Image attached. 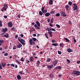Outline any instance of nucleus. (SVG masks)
<instances>
[{
	"mask_svg": "<svg viewBox=\"0 0 80 80\" xmlns=\"http://www.w3.org/2000/svg\"><path fill=\"white\" fill-rule=\"evenodd\" d=\"M26 62H27V63H30V61H28V60H27Z\"/></svg>",
	"mask_w": 80,
	"mask_h": 80,
	"instance_id": "obj_56",
	"label": "nucleus"
},
{
	"mask_svg": "<svg viewBox=\"0 0 80 80\" xmlns=\"http://www.w3.org/2000/svg\"><path fill=\"white\" fill-rule=\"evenodd\" d=\"M32 39L34 42H36L37 41V38H32Z\"/></svg>",
	"mask_w": 80,
	"mask_h": 80,
	"instance_id": "obj_27",
	"label": "nucleus"
},
{
	"mask_svg": "<svg viewBox=\"0 0 80 80\" xmlns=\"http://www.w3.org/2000/svg\"><path fill=\"white\" fill-rule=\"evenodd\" d=\"M17 48V46H14L13 48V50H16Z\"/></svg>",
	"mask_w": 80,
	"mask_h": 80,
	"instance_id": "obj_36",
	"label": "nucleus"
},
{
	"mask_svg": "<svg viewBox=\"0 0 80 80\" xmlns=\"http://www.w3.org/2000/svg\"><path fill=\"white\" fill-rule=\"evenodd\" d=\"M58 69L59 70H61V68H62L60 66H58Z\"/></svg>",
	"mask_w": 80,
	"mask_h": 80,
	"instance_id": "obj_45",
	"label": "nucleus"
},
{
	"mask_svg": "<svg viewBox=\"0 0 80 80\" xmlns=\"http://www.w3.org/2000/svg\"><path fill=\"white\" fill-rule=\"evenodd\" d=\"M22 44L19 43L18 45L17 46V47L18 48H21V47H22Z\"/></svg>",
	"mask_w": 80,
	"mask_h": 80,
	"instance_id": "obj_9",
	"label": "nucleus"
},
{
	"mask_svg": "<svg viewBox=\"0 0 80 80\" xmlns=\"http://www.w3.org/2000/svg\"><path fill=\"white\" fill-rule=\"evenodd\" d=\"M20 17H21V16L20 15V14H18V18H20Z\"/></svg>",
	"mask_w": 80,
	"mask_h": 80,
	"instance_id": "obj_50",
	"label": "nucleus"
},
{
	"mask_svg": "<svg viewBox=\"0 0 80 80\" xmlns=\"http://www.w3.org/2000/svg\"><path fill=\"white\" fill-rule=\"evenodd\" d=\"M39 65H40V61H38L37 62V66H39Z\"/></svg>",
	"mask_w": 80,
	"mask_h": 80,
	"instance_id": "obj_24",
	"label": "nucleus"
},
{
	"mask_svg": "<svg viewBox=\"0 0 80 80\" xmlns=\"http://www.w3.org/2000/svg\"><path fill=\"white\" fill-rule=\"evenodd\" d=\"M55 40H54V39H52V43H55Z\"/></svg>",
	"mask_w": 80,
	"mask_h": 80,
	"instance_id": "obj_48",
	"label": "nucleus"
},
{
	"mask_svg": "<svg viewBox=\"0 0 80 80\" xmlns=\"http://www.w3.org/2000/svg\"><path fill=\"white\" fill-rule=\"evenodd\" d=\"M4 37H6V38H8V33H7L6 35H4Z\"/></svg>",
	"mask_w": 80,
	"mask_h": 80,
	"instance_id": "obj_26",
	"label": "nucleus"
},
{
	"mask_svg": "<svg viewBox=\"0 0 80 80\" xmlns=\"http://www.w3.org/2000/svg\"><path fill=\"white\" fill-rule=\"evenodd\" d=\"M48 22H50V18L48 19Z\"/></svg>",
	"mask_w": 80,
	"mask_h": 80,
	"instance_id": "obj_54",
	"label": "nucleus"
},
{
	"mask_svg": "<svg viewBox=\"0 0 80 80\" xmlns=\"http://www.w3.org/2000/svg\"><path fill=\"white\" fill-rule=\"evenodd\" d=\"M36 24H37V25L39 27H40V23L38 21H36Z\"/></svg>",
	"mask_w": 80,
	"mask_h": 80,
	"instance_id": "obj_11",
	"label": "nucleus"
},
{
	"mask_svg": "<svg viewBox=\"0 0 80 80\" xmlns=\"http://www.w3.org/2000/svg\"><path fill=\"white\" fill-rule=\"evenodd\" d=\"M8 30V29L7 28H3L2 30V32H3L4 33H5Z\"/></svg>",
	"mask_w": 80,
	"mask_h": 80,
	"instance_id": "obj_7",
	"label": "nucleus"
},
{
	"mask_svg": "<svg viewBox=\"0 0 80 80\" xmlns=\"http://www.w3.org/2000/svg\"><path fill=\"white\" fill-rule=\"evenodd\" d=\"M3 68L2 67V65H1V64H0V69L1 70H2Z\"/></svg>",
	"mask_w": 80,
	"mask_h": 80,
	"instance_id": "obj_52",
	"label": "nucleus"
},
{
	"mask_svg": "<svg viewBox=\"0 0 80 80\" xmlns=\"http://www.w3.org/2000/svg\"><path fill=\"white\" fill-rule=\"evenodd\" d=\"M51 14H54V11H51L50 12Z\"/></svg>",
	"mask_w": 80,
	"mask_h": 80,
	"instance_id": "obj_51",
	"label": "nucleus"
},
{
	"mask_svg": "<svg viewBox=\"0 0 80 80\" xmlns=\"http://www.w3.org/2000/svg\"><path fill=\"white\" fill-rule=\"evenodd\" d=\"M64 39L65 40H66L67 42H70V40H68L67 38H64Z\"/></svg>",
	"mask_w": 80,
	"mask_h": 80,
	"instance_id": "obj_22",
	"label": "nucleus"
},
{
	"mask_svg": "<svg viewBox=\"0 0 80 80\" xmlns=\"http://www.w3.org/2000/svg\"><path fill=\"white\" fill-rule=\"evenodd\" d=\"M62 76V75L61 74H59L58 75L59 77H61Z\"/></svg>",
	"mask_w": 80,
	"mask_h": 80,
	"instance_id": "obj_59",
	"label": "nucleus"
},
{
	"mask_svg": "<svg viewBox=\"0 0 80 80\" xmlns=\"http://www.w3.org/2000/svg\"><path fill=\"white\" fill-rule=\"evenodd\" d=\"M55 16L56 17H60V14L59 13H57Z\"/></svg>",
	"mask_w": 80,
	"mask_h": 80,
	"instance_id": "obj_25",
	"label": "nucleus"
},
{
	"mask_svg": "<svg viewBox=\"0 0 80 80\" xmlns=\"http://www.w3.org/2000/svg\"><path fill=\"white\" fill-rule=\"evenodd\" d=\"M53 18H52L51 20L50 23H53Z\"/></svg>",
	"mask_w": 80,
	"mask_h": 80,
	"instance_id": "obj_31",
	"label": "nucleus"
},
{
	"mask_svg": "<svg viewBox=\"0 0 80 80\" xmlns=\"http://www.w3.org/2000/svg\"><path fill=\"white\" fill-rule=\"evenodd\" d=\"M12 30H14L15 31V27H13L11 28Z\"/></svg>",
	"mask_w": 80,
	"mask_h": 80,
	"instance_id": "obj_37",
	"label": "nucleus"
},
{
	"mask_svg": "<svg viewBox=\"0 0 80 80\" xmlns=\"http://www.w3.org/2000/svg\"><path fill=\"white\" fill-rule=\"evenodd\" d=\"M65 8L66 11H68V10H71V7L69 5H67L65 6Z\"/></svg>",
	"mask_w": 80,
	"mask_h": 80,
	"instance_id": "obj_4",
	"label": "nucleus"
},
{
	"mask_svg": "<svg viewBox=\"0 0 80 80\" xmlns=\"http://www.w3.org/2000/svg\"><path fill=\"white\" fill-rule=\"evenodd\" d=\"M49 2L50 5H52L53 4V1L52 0H50Z\"/></svg>",
	"mask_w": 80,
	"mask_h": 80,
	"instance_id": "obj_19",
	"label": "nucleus"
},
{
	"mask_svg": "<svg viewBox=\"0 0 80 80\" xmlns=\"http://www.w3.org/2000/svg\"><path fill=\"white\" fill-rule=\"evenodd\" d=\"M60 45V47H62V48H63L64 44L62 43H61Z\"/></svg>",
	"mask_w": 80,
	"mask_h": 80,
	"instance_id": "obj_28",
	"label": "nucleus"
},
{
	"mask_svg": "<svg viewBox=\"0 0 80 80\" xmlns=\"http://www.w3.org/2000/svg\"><path fill=\"white\" fill-rule=\"evenodd\" d=\"M51 29L50 28H46V30L48 31H51Z\"/></svg>",
	"mask_w": 80,
	"mask_h": 80,
	"instance_id": "obj_35",
	"label": "nucleus"
},
{
	"mask_svg": "<svg viewBox=\"0 0 80 80\" xmlns=\"http://www.w3.org/2000/svg\"><path fill=\"white\" fill-rule=\"evenodd\" d=\"M67 61L68 63H70V61L69 59H67Z\"/></svg>",
	"mask_w": 80,
	"mask_h": 80,
	"instance_id": "obj_46",
	"label": "nucleus"
},
{
	"mask_svg": "<svg viewBox=\"0 0 80 80\" xmlns=\"http://www.w3.org/2000/svg\"><path fill=\"white\" fill-rule=\"evenodd\" d=\"M78 8V7H77V5H76V6H74L73 7V10H76Z\"/></svg>",
	"mask_w": 80,
	"mask_h": 80,
	"instance_id": "obj_14",
	"label": "nucleus"
},
{
	"mask_svg": "<svg viewBox=\"0 0 80 80\" xmlns=\"http://www.w3.org/2000/svg\"><path fill=\"white\" fill-rule=\"evenodd\" d=\"M29 43H30V45H32V44H33V40L32 39H30L29 40Z\"/></svg>",
	"mask_w": 80,
	"mask_h": 80,
	"instance_id": "obj_12",
	"label": "nucleus"
},
{
	"mask_svg": "<svg viewBox=\"0 0 80 80\" xmlns=\"http://www.w3.org/2000/svg\"><path fill=\"white\" fill-rule=\"evenodd\" d=\"M4 7H5V8H8V5H7V4H4Z\"/></svg>",
	"mask_w": 80,
	"mask_h": 80,
	"instance_id": "obj_32",
	"label": "nucleus"
},
{
	"mask_svg": "<svg viewBox=\"0 0 80 80\" xmlns=\"http://www.w3.org/2000/svg\"><path fill=\"white\" fill-rule=\"evenodd\" d=\"M56 26L58 28H60V26L58 24H56Z\"/></svg>",
	"mask_w": 80,
	"mask_h": 80,
	"instance_id": "obj_42",
	"label": "nucleus"
},
{
	"mask_svg": "<svg viewBox=\"0 0 80 80\" xmlns=\"http://www.w3.org/2000/svg\"><path fill=\"white\" fill-rule=\"evenodd\" d=\"M52 23H51L50 22V23L49 24V26L50 27H53V24H52Z\"/></svg>",
	"mask_w": 80,
	"mask_h": 80,
	"instance_id": "obj_34",
	"label": "nucleus"
},
{
	"mask_svg": "<svg viewBox=\"0 0 80 80\" xmlns=\"http://www.w3.org/2000/svg\"><path fill=\"white\" fill-rule=\"evenodd\" d=\"M57 63H58V60H55L53 62V65L54 66H55L57 64Z\"/></svg>",
	"mask_w": 80,
	"mask_h": 80,
	"instance_id": "obj_8",
	"label": "nucleus"
},
{
	"mask_svg": "<svg viewBox=\"0 0 80 80\" xmlns=\"http://www.w3.org/2000/svg\"><path fill=\"white\" fill-rule=\"evenodd\" d=\"M4 56H8V53H5L4 54Z\"/></svg>",
	"mask_w": 80,
	"mask_h": 80,
	"instance_id": "obj_53",
	"label": "nucleus"
},
{
	"mask_svg": "<svg viewBox=\"0 0 80 80\" xmlns=\"http://www.w3.org/2000/svg\"><path fill=\"white\" fill-rule=\"evenodd\" d=\"M33 57H30V62H33Z\"/></svg>",
	"mask_w": 80,
	"mask_h": 80,
	"instance_id": "obj_20",
	"label": "nucleus"
},
{
	"mask_svg": "<svg viewBox=\"0 0 80 80\" xmlns=\"http://www.w3.org/2000/svg\"><path fill=\"white\" fill-rule=\"evenodd\" d=\"M80 63V61H79L77 62L78 64H79V63Z\"/></svg>",
	"mask_w": 80,
	"mask_h": 80,
	"instance_id": "obj_63",
	"label": "nucleus"
},
{
	"mask_svg": "<svg viewBox=\"0 0 80 80\" xmlns=\"http://www.w3.org/2000/svg\"><path fill=\"white\" fill-rule=\"evenodd\" d=\"M0 43H3V40H0Z\"/></svg>",
	"mask_w": 80,
	"mask_h": 80,
	"instance_id": "obj_43",
	"label": "nucleus"
},
{
	"mask_svg": "<svg viewBox=\"0 0 80 80\" xmlns=\"http://www.w3.org/2000/svg\"><path fill=\"white\" fill-rule=\"evenodd\" d=\"M32 25H35V23L34 22H33L32 23Z\"/></svg>",
	"mask_w": 80,
	"mask_h": 80,
	"instance_id": "obj_62",
	"label": "nucleus"
},
{
	"mask_svg": "<svg viewBox=\"0 0 80 80\" xmlns=\"http://www.w3.org/2000/svg\"><path fill=\"white\" fill-rule=\"evenodd\" d=\"M18 41L20 42L23 45H25V40L23 39H21V38L20 37L18 38Z\"/></svg>",
	"mask_w": 80,
	"mask_h": 80,
	"instance_id": "obj_1",
	"label": "nucleus"
},
{
	"mask_svg": "<svg viewBox=\"0 0 80 80\" xmlns=\"http://www.w3.org/2000/svg\"><path fill=\"white\" fill-rule=\"evenodd\" d=\"M17 78L18 80H20V79H21V76L19 75H18L17 76Z\"/></svg>",
	"mask_w": 80,
	"mask_h": 80,
	"instance_id": "obj_21",
	"label": "nucleus"
},
{
	"mask_svg": "<svg viewBox=\"0 0 80 80\" xmlns=\"http://www.w3.org/2000/svg\"><path fill=\"white\" fill-rule=\"evenodd\" d=\"M73 74H74V75L78 76L80 75V71H75L73 72Z\"/></svg>",
	"mask_w": 80,
	"mask_h": 80,
	"instance_id": "obj_2",
	"label": "nucleus"
},
{
	"mask_svg": "<svg viewBox=\"0 0 80 80\" xmlns=\"http://www.w3.org/2000/svg\"><path fill=\"white\" fill-rule=\"evenodd\" d=\"M6 65V63H5V62H2L1 63V65L2 67H5V65Z\"/></svg>",
	"mask_w": 80,
	"mask_h": 80,
	"instance_id": "obj_17",
	"label": "nucleus"
},
{
	"mask_svg": "<svg viewBox=\"0 0 80 80\" xmlns=\"http://www.w3.org/2000/svg\"><path fill=\"white\" fill-rule=\"evenodd\" d=\"M48 33H49V34H52V33H53V32H52L51 31H49L48 32Z\"/></svg>",
	"mask_w": 80,
	"mask_h": 80,
	"instance_id": "obj_41",
	"label": "nucleus"
},
{
	"mask_svg": "<svg viewBox=\"0 0 80 80\" xmlns=\"http://www.w3.org/2000/svg\"><path fill=\"white\" fill-rule=\"evenodd\" d=\"M55 69H56V70H58V67L55 68Z\"/></svg>",
	"mask_w": 80,
	"mask_h": 80,
	"instance_id": "obj_60",
	"label": "nucleus"
},
{
	"mask_svg": "<svg viewBox=\"0 0 80 80\" xmlns=\"http://www.w3.org/2000/svg\"><path fill=\"white\" fill-rule=\"evenodd\" d=\"M67 51L68 52H69V53H70L71 52H73V50H72V49L70 48H68L67 49Z\"/></svg>",
	"mask_w": 80,
	"mask_h": 80,
	"instance_id": "obj_10",
	"label": "nucleus"
},
{
	"mask_svg": "<svg viewBox=\"0 0 80 80\" xmlns=\"http://www.w3.org/2000/svg\"><path fill=\"white\" fill-rule=\"evenodd\" d=\"M34 27H35V28H37V29H40V27H39L38 26H37V25L36 24H35L34 25Z\"/></svg>",
	"mask_w": 80,
	"mask_h": 80,
	"instance_id": "obj_16",
	"label": "nucleus"
},
{
	"mask_svg": "<svg viewBox=\"0 0 80 80\" xmlns=\"http://www.w3.org/2000/svg\"><path fill=\"white\" fill-rule=\"evenodd\" d=\"M72 2L70 1L69 2H68V5H70V6H72Z\"/></svg>",
	"mask_w": 80,
	"mask_h": 80,
	"instance_id": "obj_23",
	"label": "nucleus"
},
{
	"mask_svg": "<svg viewBox=\"0 0 80 80\" xmlns=\"http://www.w3.org/2000/svg\"><path fill=\"white\" fill-rule=\"evenodd\" d=\"M7 8H5V7H3L2 8V9L4 10H7Z\"/></svg>",
	"mask_w": 80,
	"mask_h": 80,
	"instance_id": "obj_38",
	"label": "nucleus"
},
{
	"mask_svg": "<svg viewBox=\"0 0 80 80\" xmlns=\"http://www.w3.org/2000/svg\"><path fill=\"white\" fill-rule=\"evenodd\" d=\"M53 65H52L47 66V67H48V68L49 69H50L52 68V67H53Z\"/></svg>",
	"mask_w": 80,
	"mask_h": 80,
	"instance_id": "obj_13",
	"label": "nucleus"
},
{
	"mask_svg": "<svg viewBox=\"0 0 80 80\" xmlns=\"http://www.w3.org/2000/svg\"><path fill=\"white\" fill-rule=\"evenodd\" d=\"M58 45V44L57 43H53L52 44V45L53 46H55V47H57Z\"/></svg>",
	"mask_w": 80,
	"mask_h": 80,
	"instance_id": "obj_18",
	"label": "nucleus"
},
{
	"mask_svg": "<svg viewBox=\"0 0 80 80\" xmlns=\"http://www.w3.org/2000/svg\"><path fill=\"white\" fill-rule=\"evenodd\" d=\"M4 18H5V19L7 18V16H4Z\"/></svg>",
	"mask_w": 80,
	"mask_h": 80,
	"instance_id": "obj_61",
	"label": "nucleus"
},
{
	"mask_svg": "<svg viewBox=\"0 0 80 80\" xmlns=\"http://www.w3.org/2000/svg\"><path fill=\"white\" fill-rule=\"evenodd\" d=\"M60 13L61 14V16L63 17H67V15L65 14V13L64 12H60Z\"/></svg>",
	"mask_w": 80,
	"mask_h": 80,
	"instance_id": "obj_3",
	"label": "nucleus"
},
{
	"mask_svg": "<svg viewBox=\"0 0 80 80\" xmlns=\"http://www.w3.org/2000/svg\"><path fill=\"white\" fill-rule=\"evenodd\" d=\"M50 13L47 12L45 14V16H46V17H48L50 16Z\"/></svg>",
	"mask_w": 80,
	"mask_h": 80,
	"instance_id": "obj_15",
	"label": "nucleus"
},
{
	"mask_svg": "<svg viewBox=\"0 0 80 80\" xmlns=\"http://www.w3.org/2000/svg\"><path fill=\"white\" fill-rule=\"evenodd\" d=\"M51 60V59L50 58H48L47 59V62H50V61Z\"/></svg>",
	"mask_w": 80,
	"mask_h": 80,
	"instance_id": "obj_33",
	"label": "nucleus"
},
{
	"mask_svg": "<svg viewBox=\"0 0 80 80\" xmlns=\"http://www.w3.org/2000/svg\"><path fill=\"white\" fill-rule=\"evenodd\" d=\"M69 24H71V25H72V22H71L70 21H69Z\"/></svg>",
	"mask_w": 80,
	"mask_h": 80,
	"instance_id": "obj_58",
	"label": "nucleus"
},
{
	"mask_svg": "<svg viewBox=\"0 0 80 80\" xmlns=\"http://www.w3.org/2000/svg\"><path fill=\"white\" fill-rule=\"evenodd\" d=\"M3 50V48H0V50L2 51V50Z\"/></svg>",
	"mask_w": 80,
	"mask_h": 80,
	"instance_id": "obj_64",
	"label": "nucleus"
},
{
	"mask_svg": "<svg viewBox=\"0 0 80 80\" xmlns=\"http://www.w3.org/2000/svg\"><path fill=\"white\" fill-rule=\"evenodd\" d=\"M11 65L12 67H15V65L13 64H11Z\"/></svg>",
	"mask_w": 80,
	"mask_h": 80,
	"instance_id": "obj_47",
	"label": "nucleus"
},
{
	"mask_svg": "<svg viewBox=\"0 0 80 80\" xmlns=\"http://www.w3.org/2000/svg\"><path fill=\"white\" fill-rule=\"evenodd\" d=\"M20 35L21 37H23V34H21Z\"/></svg>",
	"mask_w": 80,
	"mask_h": 80,
	"instance_id": "obj_55",
	"label": "nucleus"
},
{
	"mask_svg": "<svg viewBox=\"0 0 80 80\" xmlns=\"http://www.w3.org/2000/svg\"><path fill=\"white\" fill-rule=\"evenodd\" d=\"M58 53L59 54V55H61L62 54V52H61L58 51Z\"/></svg>",
	"mask_w": 80,
	"mask_h": 80,
	"instance_id": "obj_40",
	"label": "nucleus"
},
{
	"mask_svg": "<svg viewBox=\"0 0 80 80\" xmlns=\"http://www.w3.org/2000/svg\"><path fill=\"white\" fill-rule=\"evenodd\" d=\"M51 30H52V31H54V32H55V31H56V30H55V29L53 28L51 29Z\"/></svg>",
	"mask_w": 80,
	"mask_h": 80,
	"instance_id": "obj_49",
	"label": "nucleus"
},
{
	"mask_svg": "<svg viewBox=\"0 0 80 80\" xmlns=\"http://www.w3.org/2000/svg\"><path fill=\"white\" fill-rule=\"evenodd\" d=\"M19 73H20V74H21V75H22V74H23V72H22L20 71V72H19Z\"/></svg>",
	"mask_w": 80,
	"mask_h": 80,
	"instance_id": "obj_57",
	"label": "nucleus"
},
{
	"mask_svg": "<svg viewBox=\"0 0 80 80\" xmlns=\"http://www.w3.org/2000/svg\"><path fill=\"white\" fill-rule=\"evenodd\" d=\"M44 8L45 7H42V10H41L42 12L43 13H44V14H45V13H47V10H44Z\"/></svg>",
	"mask_w": 80,
	"mask_h": 80,
	"instance_id": "obj_5",
	"label": "nucleus"
},
{
	"mask_svg": "<svg viewBox=\"0 0 80 80\" xmlns=\"http://www.w3.org/2000/svg\"><path fill=\"white\" fill-rule=\"evenodd\" d=\"M21 61H22V62H24V59H23V58H21V60H20Z\"/></svg>",
	"mask_w": 80,
	"mask_h": 80,
	"instance_id": "obj_39",
	"label": "nucleus"
},
{
	"mask_svg": "<svg viewBox=\"0 0 80 80\" xmlns=\"http://www.w3.org/2000/svg\"><path fill=\"white\" fill-rule=\"evenodd\" d=\"M39 14L40 15H41V16L43 15V13H42V11H39Z\"/></svg>",
	"mask_w": 80,
	"mask_h": 80,
	"instance_id": "obj_29",
	"label": "nucleus"
},
{
	"mask_svg": "<svg viewBox=\"0 0 80 80\" xmlns=\"http://www.w3.org/2000/svg\"><path fill=\"white\" fill-rule=\"evenodd\" d=\"M0 27H2V22L1 20L0 21Z\"/></svg>",
	"mask_w": 80,
	"mask_h": 80,
	"instance_id": "obj_30",
	"label": "nucleus"
},
{
	"mask_svg": "<svg viewBox=\"0 0 80 80\" xmlns=\"http://www.w3.org/2000/svg\"><path fill=\"white\" fill-rule=\"evenodd\" d=\"M49 77H51V78H52V77H53V75H52V74H50L49 75Z\"/></svg>",
	"mask_w": 80,
	"mask_h": 80,
	"instance_id": "obj_44",
	"label": "nucleus"
},
{
	"mask_svg": "<svg viewBox=\"0 0 80 80\" xmlns=\"http://www.w3.org/2000/svg\"><path fill=\"white\" fill-rule=\"evenodd\" d=\"M8 25L9 27H12L13 26V24H12V22H8Z\"/></svg>",
	"mask_w": 80,
	"mask_h": 80,
	"instance_id": "obj_6",
	"label": "nucleus"
}]
</instances>
